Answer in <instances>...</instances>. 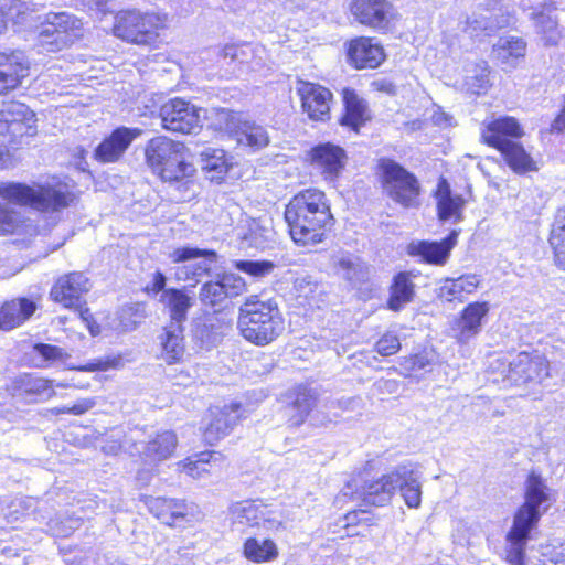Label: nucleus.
<instances>
[{
	"label": "nucleus",
	"instance_id": "f257e3e1",
	"mask_svg": "<svg viewBox=\"0 0 565 565\" xmlns=\"http://www.w3.org/2000/svg\"><path fill=\"white\" fill-rule=\"evenodd\" d=\"M550 505V488L540 475L531 472L525 481L524 503L516 510L505 536L502 557L509 565H525L527 542Z\"/></svg>",
	"mask_w": 565,
	"mask_h": 565
},
{
	"label": "nucleus",
	"instance_id": "f03ea898",
	"mask_svg": "<svg viewBox=\"0 0 565 565\" xmlns=\"http://www.w3.org/2000/svg\"><path fill=\"white\" fill-rule=\"evenodd\" d=\"M0 198L20 206H28L54 222L78 200L74 185L55 175L32 184L1 182Z\"/></svg>",
	"mask_w": 565,
	"mask_h": 565
},
{
	"label": "nucleus",
	"instance_id": "7ed1b4c3",
	"mask_svg": "<svg viewBox=\"0 0 565 565\" xmlns=\"http://www.w3.org/2000/svg\"><path fill=\"white\" fill-rule=\"evenodd\" d=\"M285 220L296 244L307 246L321 242L326 227L332 222L326 194L317 189L296 194L286 206Z\"/></svg>",
	"mask_w": 565,
	"mask_h": 565
},
{
	"label": "nucleus",
	"instance_id": "20e7f679",
	"mask_svg": "<svg viewBox=\"0 0 565 565\" xmlns=\"http://www.w3.org/2000/svg\"><path fill=\"white\" fill-rule=\"evenodd\" d=\"M237 328L248 342L265 347L284 331V319L277 303L252 296L241 306Z\"/></svg>",
	"mask_w": 565,
	"mask_h": 565
},
{
	"label": "nucleus",
	"instance_id": "39448f33",
	"mask_svg": "<svg viewBox=\"0 0 565 565\" xmlns=\"http://www.w3.org/2000/svg\"><path fill=\"white\" fill-rule=\"evenodd\" d=\"M146 163L164 182H179L191 178L195 169L189 162L184 143L166 136L150 139L145 148Z\"/></svg>",
	"mask_w": 565,
	"mask_h": 565
},
{
	"label": "nucleus",
	"instance_id": "423d86ee",
	"mask_svg": "<svg viewBox=\"0 0 565 565\" xmlns=\"http://www.w3.org/2000/svg\"><path fill=\"white\" fill-rule=\"evenodd\" d=\"M168 26V15L139 10H122L115 15L114 35L138 45H153Z\"/></svg>",
	"mask_w": 565,
	"mask_h": 565
},
{
	"label": "nucleus",
	"instance_id": "0eeeda50",
	"mask_svg": "<svg viewBox=\"0 0 565 565\" xmlns=\"http://www.w3.org/2000/svg\"><path fill=\"white\" fill-rule=\"evenodd\" d=\"M35 114L20 102L4 103L0 108V168L10 163L9 147L19 138L33 136L36 131Z\"/></svg>",
	"mask_w": 565,
	"mask_h": 565
},
{
	"label": "nucleus",
	"instance_id": "6e6552de",
	"mask_svg": "<svg viewBox=\"0 0 565 565\" xmlns=\"http://www.w3.org/2000/svg\"><path fill=\"white\" fill-rule=\"evenodd\" d=\"M501 388H520L524 392L543 383L550 376V363L540 354L521 352L507 365L501 363Z\"/></svg>",
	"mask_w": 565,
	"mask_h": 565
},
{
	"label": "nucleus",
	"instance_id": "1a4fd4ad",
	"mask_svg": "<svg viewBox=\"0 0 565 565\" xmlns=\"http://www.w3.org/2000/svg\"><path fill=\"white\" fill-rule=\"evenodd\" d=\"M81 19L70 12H49L38 35L41 52H60L83 36Z\"/></svg>",
	"mask_w": 565,
	"mask_h": 565
},
{
	"label": "nucleus",
	"instance_id": "9d476101",
	"mask_svg": "<svg viewBox=\"0 0 565 565\" xmlns=\"http://www.w3.org/2000/svg\"><path fill=\"white\" fill-rule=\"evenodd\" d=\"M379 169L385 193L404 207L418 204L420 186L417 178L392 159L379 161Z\"/></svg>",
	"mask_w": 565,
	"mask_h": 565
},
{
	"label": "nucleus",
	"instance_id": "9b49d317",
	"mask_svg": "<svg viewBox=\"0 0 565 565\" xmlns=\"http://www.w3.org/2000/svg\"><path fill=\"white\" fill-rule=\"evenodd\" d=\"M396 480V468L375 480L362 481L360 478H353L343 487L337 501L349 497L352 501L362 500L369 505H385L395 493Z\"/></svg>",
	"mask_w": 565,
	"mask_h": 565
},
{
	"label": "nucleus",
	"instance_id": "f8f14e48",
	"mask_svg": "<svg viewBox=\"0 0 565 565\" xmlns=\"http://www.w3.org/2000/svg\"><path fill=\"white\" fill-rule=\"evenodd\" d=\"M168 257L171 263L177 265L174 267L175 279L183 282L190 280L198 282L216 262L215 252L190 246L178 247L170 252Z\"/></svg>",
	"mask_w": 565,
	"mask_h": 565
},
{
	"label": "nucleus",
	"instance_id": "ddd939ff",
	"mask_svg": "<svg viewBox=\"0 0 565 565\" xmlns=\"http://www.w3.org/2000/svg\"><path fill=\"white\" fill-rule=\"evenodd\" d=\"M220 128L227 131L236 142L252 151H257L269 143V135L265 127L254 121L243 120L241 115L221 109L217 113Z\"/></svg>",
	"mask_w": 565,
	"mask_h": 565
},
{
	"label": "nucleus",
	"instance_id": "4468645a",
	"mask_svg": "<svg viewBox=\"0 0 565 565\" xmlns=\"http://www.w3.org/2000/svg\"><path fill=\"white\" fill-rule=\"evenodd\" d=\"M202 111L182 98L170 99L160 108L162 127L173 132L192 134L200 127Z\"/></svg>",
	"mask_w": 565,
	"mask_h": 565
},
{
	"label": "nucleus",
	"instance_id": "2eb2a0df",
	"mask_svg": "<svg viewBox=\"0 0 565 565\" xmlns=\"http://www.w3.org/2000/svg\"><path fill=\"white\" fill-rule=\"evenodd\" d=\"M89 279L83 273H71L57 279L51 289V297L65 308L79 311L83 320H88L89 310L82 309L83 296L90 290Z\"/></svg>",
	"mask_w": 565,
	"mask_h": 565
},
{
	"label": "nucleus",
	"instance_id": "dca6fc26",
	"mask_svg": "<svg viewBox=\"0 0 565 565\" xmlns=\"http://www.w3.org/2000/svg\"><path fill=\"white\" fill-rule=\"evenodd\" d=\"M350 12L359 23L380 32H386L396 19L390 0H351Z\"/></svg>",
	"mask_w": 565,
	"mask_h": 565
},
{
	"label": "nucleus",
	"instance_id": "f3484780",
	"mask_svg": "<svg viewBox=\"0 0 565 565\" xmlns=\"http://www.w3.org/2000/svg\"><path fill=\"white\" fill-rule=\"evenodd\" d=\"M146 505L151 514L170 526H184L186 523L199 520L201 515L195 504L183 500L149 498Z\"/></svg>",
	"mask_w": 565,
	"mask_h": 565
},
{
	"label": "nucleus",
	"instance_id": "a211bd4d",
	"mask_svg": "<svg viewBox=\"0 0 565 565\" xmlns=\"http://www.w3.org/2000/svg\"><path fill=\"white\" fill-rule=\"evenodd\" d=\"M31 63L24 52H0V95L19 88L30 76Z\"/></svg>",
	"mask_w": 565,
	"mask_h": 565
},
{
	"label": "nucleus",
	"instance_id": "6ab92c4d",
	"mask_svg": "<svg viewBox=\"0 0 565 565\" xmlns=\"http://www.w3.org/2000/svg\"><path fill=\"white\" fill-rule=\"evenodd\" d=\"M296 90L301 99L303 111L311 120L326 121L330 117L332 93L315 83L298 81Z\"/></svg>",
	"mask_w": 565,
	"mask_h": 565
},
{
	"label": "nucleus",
	"instance_id": "aec40b11",
	"mask_svg": "<svg viewBox=\"0 0 565 565\" xmlns=\"http://www.w3.org/2000/svg\"><path fill=\"white\" fill-rule=\"evenodd\" d=\"M238 408L237 404L210 407L202 426L203 438L207 444L213 445L230 434L239 420Z\"/></svg>",
	"mask_w": 565,
	"mask_h": 565
},
{
	"label": "nucleus",
	"instance_id": "412c9836",
	"mask_svg": "<svg viewBox=\"0 0 565 565\" xmlns=\"http://www.w3.org/2000/svg\"><path fill=\"white\" fill-rule=\"evenodd\" d=\"M309 156L312 167L330 183L338 180L345 166L344 150L330 142L313 147Z\"/></svg>",
	"mask_w": 565,
	"mask_h": 565
},
{
	"label": "nucleus",
	"instance_id": "4be33fe9",
	"mask_svg": "<svg viewBox=\"0 0 565 565\" xmlns=\"http://www.w3.org/2000/svg\"><path fill=\"white\" fill-rule=\"evenodd\" d=\"M348 62L358 70L376 68L385 60L384 49L372 38L359 36L347 44Z\"/></svg>",
	"mask_w": 565,
	"mask_h": 565
},
{
	"label": "nucleus",
	"instance_id": "5701e85b",
	"mask_svg": "<svg viewBox=\"0 0 565 565\" xmlns=\"http://www.w3.org/2000/svg\"><path fill=\"white\" fill-rule=\"evenodd\" d=\"M244 287L245 284L242 278L232 274H224L216 280L203 284L199 292V299L204 306H222L227 298L239 295Z\"/></svg>",
	"mask_w": 565,
	"mask_h": 565
},
{
	"label": "nucleus",
	"instance_id": "b1692460",
	"mask_svg": "<svg viewBox=\"0 0 565 565\" xmlns=\"http://www.w3.org/2000/svg\"><path fill=\"white\" fill-rule=\"evenodd\" d=\"M141 135L138 128L120 127L105 138L95 150V159L102 163L118 161L131 142Z\"/></svg>",
	"mask_w": 565,
	"mask_h": 565
},
{
	"label": "nucleus",
	"instance_id": "393cba45",
	"mask_svg": "<svg viewBox=\"0 0 565 565\" xmlns=\"http://www.w3.org/2000/svg\"><path fill=\"white\" fill-rule=\"evenodd\" d=\"M136 450L146 465L158 466L171 458L178 446V437L172 430H163L140 444Z\"/></svg>",
	"mask_w": 565,
	"mask_h": 565
},
{
	"label": "nucleus",
	"instance_id": "a878e982",
	"mask_svg": "<svg viewBox=\"0 0 565 565\" xmlns=\"http://www.w3.org/2000/svg\"><path fill=\"white\" fill-rule=\"evenodd\" d=\"M33 353L36 359V366L42 369L64 365L70 370L94 372L105 371L108 367V364L103 361L93 362L78 367L67 364L66 362L71 358L70 353H67L63 348L53 344L36 343L33 345Z\"/></svg>",
	"mask_w": 565,
	"mask_h": 565
},
{
	"label": "nucleus",
	"instance_id": "bb28decb",
	"mask_svg": "<svg viewBox=\"0 0 565 565\" xmlns=\"http://www.w3.org/2000/svg\"><path fill=\"white\" fill-rule=\"evenodd\" d=\"M221 57L225 65L237 64L239 71L245 68L253 72L260 71L265 65V49L252 44H228L221 51Z\"/></svg>",
	"mask_w": 565,
	"mask_h": 565
},
{
	"label": "nucleus",
	"instance_id": "cd10ccee",
	"mask_svg": "<svg viewBox=\"0 0 565 565\" xmlns=\"http://www.w3.org/2000/svg\"><path fill=\"white\" fill-rule=\"evenodd\" d=\"M228 323L220 315H206L199 319L193 328V340L201 350L210 351L223 340Z\"/></svg>",
	"mask_w": 565,
	"mask_h": 565
},
{
	"label": "nucleus",
	"instance_id": "c85d7f7f",
	"mask_svg": "<svg viewBox=\"0 0 565 565\" xmlns=\"http://www.w3.org/2000/svg\"><path fill=\"white\" fill-rule=\"evenodd\" d=\"M224 457L217 451H202L177 462V471L193 479H205L221 469Z\"/></svg>",
	"mask_w": 565,
	"mask_h": 565
},
{
	"label": "nucleus",
	"instance_id": "c756f323",
	"mask_svg": "<svg viewBox=\"0 0 565 565\" xmlns=\"http://www.w3.org/2000/svg\"><path fill=\"white\" fill-rule=\"evenodd\" d=\"M458 231L454 230L441 242H413L408 246L411 255L420 256L426 263L441 265L457 243Z\"/></svg>",
	"mask_w": 565,
	"mask_h": 565
},
{
	"label": "nucleus",
	"instance_id": "7c9ffc66",
	"mask_svg": "<svg viewBox=\"0 0 565 565\" xmlns=\"http://www.w3.org/2000/svg\"><path fill=\"white\" fill-rule=\"evenodd\" d=\"M396 489L398 488L408 508L417 509L422 502V473L412 465L396 467Z\"/></svg>",
	"mask_w": 565,
	"mask_h": 565
},
{
	"label": "nucleus",
	"instance_id": "2f4dec72",
	"mask_svg": "<svg viewBox=\"0 0 565 565\" xmlns=\"http://www.w3.org/2000/svg\"><path fill=\"white\" fill-rule=\"evenodd\" d=\"M497 150L501 152L507 164L518 174L537 170L531 154L518 141L497 137Z\"/></svg>",
	"mask_w": 565,
	"mask_h": 565
},
{
	"label": "nucleus",
	"instance_id": "473e14b6",
	"mask_svg": "<svg viewBox=\"0 0 565 565\" xmlns=\"http://www.w3.org/2000/svg\"><path fill=\"white\" fill-rule=\"evenodd\" d=\"M329 268L334 275L351 284L361 282L367 277L364 264L358 257L343 250L330 255Z\"/></svg>",
	"mask_w": 565,
	"mask_h": 565
},
{
	"label": "nucleus",
	"instance_id": "72a5a7b5",
	"mask_svg": "<svg viewBox=\"0 0 565 565\" xmlns=\"http://www.w3.org/2000/svg\"><path fill=\"white\" fill-rule=\"evenodd\" d=\"M525 41L516 35H502L497 41V65L503 71L516 68L524 61Z\"/></svg>",
	"mask_w": 565,
	"mask_h": 565
},
{
	"label": "nucleus",
	"instance_id": "f704fd0d",
	"mask_svg": "<svg viewBox=\"0 0 565 565\" xmlns=\"http://www.w3.org/2000/svg\"><path fill=\"white\" fill-rule=\"evenodd\" d=\"M437 200L438 217L441 221L458 223L462 220L465 200L459 194H454L446 179H440L435 192Z\"/></svg>",
	"mask_w": 565,
	"mask_h": 565
},
{
	"label": "nucleus",
	"instance_id": "c9c22d12",
	"mask_svg": "<svg viewBox=\"0 0 565 565\" xmlns=\"http://www.w3.org/2000/svg\"><path fill=\"white\" fill-rule=\"evenodd\" d=\"M286 415L292 426L301 425L316 405V394L306 386H297L289 391Z\"/></svg>",
	"mask_w": 565,
	"mask_h": 565
},
{
	"label": "nucleus",
	"instance_id": "e433bc0d",
	"mask_svg": "<svg viewBox=\"0 0 565 565\" xmlns=\"http://www.w3.org/2000/svg\"><path fill=\"white\" fill-rule=\"evenodd\" d=\"M36 305L26 298L6 302L0 309V329L13 330L26 321L35 311Z\"/></svg>",
	"mask_w": 565,
	"mask_h": 565
},
{
	"label": "nucleus",
	"instance_id": "4c0bfd02",
	"mask_svg": "<svg viewBox=\"0 0 565 565\" xmlns=\"http://www.w3.org/2000/svg\"><path fill=\"white\" fill-rule=\"evenodd\" d=\"M162 359L169 363H175L182 360L185 347L183 337V327L177 322H170L164 327L159 337Z\"/></svg>",
	"mask_w": 565,
	"mask_h": 565
},
{
	"label": "nucleus",
	"instance_id": "58836bf2",
	"mask_svg": "<svg viewBox=\"0 0 565 565\" xmlns=\"http://www.w3.org/2000/svg\"><path fill=\"white\" fill-rule=\"evenodd\" d=\"M342 96L345 111L340 122L356 131L370 119L367 105L353 89L344 88Z\"/></svg>",
	"mask_w": 565,
	"mask_h": 565
},
{
	"label": "nucleus",
	"instance_id": "ea45409f",
	"mask_svg": "<svg viewBox=\"0 0 565 565\" xmlns=\"http://www.w3.org/2000/svg\"><path fill=\"white\" fill-rule=\"evenodd\" d=\"M160 301L168 309L171 322L181 326L186 320L188 311L193 306V298L183 289L168 288L161 294Z\"/></svg>",
	"mask_w": 565,
	"mask_h": 565
},
{
	"label": "nucleus",
	"instance_id": "a19ab883",
	"mask_svg": "<svg viewBox=\"0 0 565 565\" xmlns=\"http://www.w3.org/2000/svg\"><path fill=\"white\" fill-rule=\"evenodd\" d=\"M294 292L297 303L305 308H319L324 301L322 286L311 276L296 278Z\"/></svg>",
	"mask_w": 565,
	"mask_h": 565
},
{
	"label": "nucleus",
	"instance_id": "79ce46f5",
	"mask_svg": "<svg viewBox=\"0 0 565 565\" xmlns=\"http://www.w3.org/2000/svg\"><path fill=\"white\" fill-rule=\"evenodd\" d=\"M244 556L256 564L271 563L279 556V550L275 541L270 539L249 537L243 545Z\"/></svg>",
	"mask_w": 565,
	"mask_h": 565
},
{
	"label": "nucleus",
	"instance_id": "37998d69",
	"mask_svg": "<svg viewBox=\"0 0 565 565\" xmlns=\"http://www.w3.org/2000/svg\"><path fill=\"white\" fill-rule=\"evenodd\" d=\"M488 310L486 302L471 303L465 309L461 318L456 322L457 337L460 341H467L478 332Z\"/></svg>",
	"mask_w": 565,
	"mask_h": 565
},
{
	"label": "nucleus",
	"instance_id": "c03bdc74",
	"mask_svg": "<svg viewBox=\"0 0 565 565\" xmlns=\"http://www.w3.org/2000/svg\"><path fill=\"white\" fill-rule=\"evenodd\" d=\"M266 504L259 500L235 502L230 507V516L234 523L260 526Z\"/></svg>",
	"mask_w": 565,
	"mask_h": 565
},
{
	"label": "nucleus",
	"instance_id": "a18cd8bd",
	"mask_svg": "<svg viewBox=\"0 0 565 565\" xmlns=\"http://www.w3.org/2000/svg\"><path fill=\"white\" fill-rule=\"evenodd\" d=\"M415 285L409 273L397 274L391 286L387 306L393 311L401 310L405 305L413 300L415 295Z\"/></svg>",
	"mask_w": 565,
	"mask_h": 565
},
{
	"label": "nucleus",
	"instance_id": "49530a36",
	"mask_svg": "<svg viewBox=\"0 0 565 565\" xmlns=\"http://www.w3.org/2000/svg\"><path fill=\"white\" fill-rule=\"evenodd\" d=\"M32 14L31 6L22 0H0V34L7 30L9 21L25 23Z\"/></svg>",
	"mask_w": 565,
	"mask_h": 565
},
{
	"label": "nucleus",
	"instance_id": "de8ad7c7",
	"mask_svg": "<svg viewBox=\"0 0 565 565\" xmlns=\"http://www.w3.org/2000/svg\"><path fill=\"white\" fill-rule=\"evenodd\" d=\"M548 243L553 249L556 266L565 271V206L558 209L555 214Z\"/></svg>",
	"mask_w": 565,
	"mask_h": 565
},
{
	"label": "nucleus",
	"instance_id": "09e8293b",
	"mask_svg": "<svg viewBox=\"0 0 565 565\" xmlns=\"http://www.w3.org/2000/svg\"><path fill=\"white\" fill-rule=\"evenodd\" d=\"M19 383L21 392L30 402L49 401L55 395L52 380L24 375L20 377Z\"/></svg>",
	"mask_w": 565,
	"mask_h": 565
},
{
	"label": "nucleus",
	"instance_id": "8fccbe9b",
	"mask_svg": "<svg viewBox=\"0 0 565 565\" xmlns=\"http://www.w3.org/2000/svg\"><path fill=\"white\" fill-rule=\"evenodd\" d=\"M274 231L271 222L268 218H254L248 222L247 232L243 238L249 246L255 248H265L273 241Z\"/></svg>",
	"mask_w": 565,
	"mask_h": 565
},
{
	"label": "nucleus",
	"instance_id": "3c124183",
	"mask_svg": "<svg viewBox=\"0 0 565 565\" xmlns=\"http://www.w3.org/2000/svg\"><path fill=\"white\" fill-rule=\"evenodd\" d=\"M537 32L543 34L546 45H554L559 39L557 32V21L547 13H537L534 15Z\"/></svg>",
	"mask_w": 565,
	"mask_h": 565
},
{
	"label": "nucleus",
	"instance_id": "603ef678",
	"mask_svg": "<svg viewBox=\"0 0 565 565\" xmlns=\"http://www.w3.org/2000/svg\"><path fill=\"white\" fill-rule=\"evenodd\" d=\"M23 223L22 214L0 202V235L15 233Z\"/></svg>",
	"mask_w": 565,
	"mask_h": 565
},
{
	"label": "nucleus",
	"instance_id": "864d4df0",
	"mask_svg": "<svg viewBox=\"0 0 565 565\" xmlns=\"http://www.w3.org/2000/svg\"><path fill=\"white\" fill-rule=\"evenodd\" d=\"M35 499L30 497H19L12 500L6 510L8 522L18 521L21 516L26 515L35 507Z\"/></svg>",
	"mask_w": 565,
	"mask_h": 565
},
{
	"label": "nucleus",
	"instance_id": "5fc2aeb1",
	"mask_svg": "<svg viewBox=\"0 0 565 565\" xmlns=\"http://www.w3.org/2000/svg\"><path fill=\"white\" fill-rule=\"evenodd\" d=\"M236 268L253 277H264L273 270L274 265L267 260H238Z\"/></svg>",
	"mask_w": 565,
	"mask_h": 565
},
{
	"label": "nucleus",
	"instance_id": "6e6d98bb",
	"mask_svg": "<svg viewBox=\"0 0 565 565\" xmlns=\"http://www.w3.org/2000/svg\"><path fill=\"white\" fill-rule=\"evenodd\" d=\"M49 530L53 535L60 537L70 536L76 529L81 526V519L67 518L66 520L52 519L47 523Z\"/></svg>",
	"mask_w": 565,
	"mask_h": 565
},
{
	"label": "nucleus",
	"instance_id": "4d7b16f0",
	"mask_svg": "<svg viewBox=\"0 0 565 565\" xmlns=\"http://www.w3.org/2000/svg\"><path fill=\"white\" fill-rule=\"evenodd\" d=\"M523 135L524 130L514 117L497 118V137L521 138Z\"/></svg>",
	"mask_w": 565,
	"mask_h": 565
},
{
	"label": "nucleus",
	"instance_id": "13d9d810",
	"mask_svg": "<svg viewBox=\"0 0 565 565\" xmlns=\"http://www.w3.org/2000/svg\"><path fill=\"white\" fill-rule=\"evenodd\" d=\"M438 296L446 301L458 300L462 302L466 298L461 284L457 279H446L439 288Z\"/></svg>",
	"mask_w": 565,
	"mask_h": 565
},
{
	"label": "nucleus",
	"instance_id": "bf43d9fd",
	"mask_svg": "<svg viewBox=\"0 0 565 565\" xmlns=\"http://www.w3.org/2000/svg\"><path fill=\"white\" fill-rule=\"evenodd\" d=\"M490 86L488 75L481 71V73H476L475 75L467 76L465 79L463 87L467 93L480 95L488 89Z\"/></svg>",
	"mask_w": 565,
	"mask_h": 565
},
{
	"label": "nucleus",
	"instance_id": "052dcab7",
	"mask_svg": "<svg viewBox=\"0 0 565 565\" xmlns=\"http://www.w3.org/2000/svg\"><path fill=\"white\" fill-rule=\"evenodd\" d=\"M205 157L204 169L210 171L223 172L226 171V161L224 151L220 149H207L202 153Z\"/></svg>",
	"mask_w": 565,
	"mask_h": 565
},
{
	"label": "nucleus",
	"instance_id": "680f3d73",
	"mask_svg": "<svg viewBox=\"0 0 565 565\" xmlns=\"http://www.w3.org/2000/svg\"><path fill=\"white\" fill-rule=\"evenodd\" d=\"M268 532H279L285 529L284 520L278 511L269 509L266 504L264 516L260 519V526Z\"/></svg>",
	"mask_w": 565,
	"mask_h": 565
},
{
	"label": "nucleus",
	"instance_id": "e2e57ef3",
	"mask_svg": "<svg viewBox=\"0 0 565 565\" xmlns=\"http://www.w3.org/2000/svg\"><path fill=\"white\" fill-rule=\"evenodd\" d=\"M401 348V342L397 335L393 333H385L377 342H376V351L379 354L383 356H388L395 354Z\"/></svg>",
	"mask_w": 565,
	"mask_h": 565
},
{
	"label": "nucleus",
	"instance_id": "0e129e2a",
	"mask_svg": "<svg viewBox=\"0 0 565 565\" xmlns=\"http://www.w3.org/2000/svg\"><path fill=\"white\" fill-rule=\"evenodd\" d=\"M429 359L426 354H416L404 360L402 366L408 375L420 370H425L429 365Z\"/></svg>",
	"mask_w": 565,
	"mask_h": 565
},
{
	"label": "nucleus",
	"instance_id": "69168bd1",
	"mask_svg": "<svg viewBox=\"0 0 565 565\" xmlns=\"http://www.w3.org/2000/svg\"><path fill=\"white\" fill-rule=\"evenodd\" d=\"M96 404V397H85L76 401L67 411L71 415L81 416L94 408Z\"/></svg>",
	"mask_w": 565,
	"mask_h": 565
},
{
	"label": "nucleus",
	"instance_id": "338daca9",
	"mask_svg": "<svg viewBox=\"0 0 565 565\" xmlns=\"http://www.w3.org/2000/svg\"><path fill=\"white\" fill-rule=\"evenodd\" d=\"M461 284L465 296L472 294L479 286V279L476 275H467L458 278Z\"/></svg>",
	"mask_w": 565,
	"mask_h": 565
},
{
	"label": "nucleus",
	"instance_id": "774afa93",
	"mask_svg": "<svg viewBox=\"0 0 565 565\" xmlns=\"http://www.w3.org/2000/svg\"><path fill=\"white\" fill-rule=\"evenodd\" d=\"M166 282H167L166 276L161 271H156L153 274V279H152L151 286H149L148 289L154 294H158V292L163 294V290H167Z\"/></svg>",
	"mask_w": 565,
	"mask_h": 565
}]
</instances>
